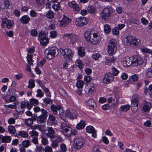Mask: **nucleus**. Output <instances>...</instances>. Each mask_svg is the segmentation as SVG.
<instances>
[{
	"label": "nucleus",
	"mask_w": 152,
	"mask_h": 152,
	"mask_svg": "<svg viewBox=\"0 0 152 152\" xmlns=\"http://www.w3.org/2000/svg\"><path fill=\"white\" fill-rule=\"evenodd\" d=\"M47 131L48 132L46 135L48 137L50 138L51 141V146L55 148L58 147L59 143L62 142L64 141V139L59 135L54 134L55 131L52 127H48Z\"/></svg>",
	"instance_id": "1"
},
{
	"label": "nucleus",
	"mask_w": 152,
	"mask_h": 152,
	"mask_svg": "<svg viewBox=\"0 0 152 152\" xmlns=\"http://www.w3.org/2000/svg\"><path fill=\"white\" fill-rule=\"evenodd\" d=\"M85 39L89 43L94 45L98 44L100 41V38L96 33H92L90 30H87L84 34Z\"/></svg>",
	"instance_id": "2"
},
{
	"label": "nucleus",
	"mask_w": 152,
	"mask_h": 152,
	"mask_svg": "<svg viewBox=\"0 0 152 152\" xmlns=\"http://www.w3.org/2000/svg\"><path fill=\"white\" fill-rule=\"evenodd\" d=\"M59 53L58 49L55 47H52L46 49L44 53L46 58L48 60H51L58 56Z\"/></svg>",
	"instance_id": "3"
},
{
	"label": "nucleus",
	"mask_w": 152,
	"mask_h": 152,
	"mask_svg": "<svg viewBox=\"0 0 152 152\" xmlns=\"http://www.w3.org/2000/svg\"><path fill=\"white\" fill-rule=\"evenodd\" d=\"M140 99V97L137 94H134L133 95L131 100V109L132 112H136L138 110V104Z\"/></svg>",
	"instance_id": "4"
},
{
	"label": "nucleus",
	"mask_w": 152,
	"mask_h": 152,
	"mask_svg": "<svg viewBox=\"0 0 152 152\" xmlns=\"http://www.w3.org/2000/svg\"><path fill=\"white\" fill-rule=\"evenodd\" d=\"M124 41L125 44L129 46L132 45L133 46H138L140 44V42L139 39H137L131 35L127 36Z\"/></svg>",
	"instance_id": "5"
},
{
	"label": "nucleus",
	"mask_w": 152,
	"mask_h": 152,
	"mask_svg": "<svg viewBox=\"0 0 152 152\" xmlns=\"http://www.w3.org/2000/svg\"><path fill=\"white\" fill-rule=\"evenodd\" d=\"M60 51L61 56L66 60L67 62L71 61L74 55V52L69 48H66L64 50L60 49Z\"/></svg>",
	"instance_id": "6"
},
{
	"label": "nucleus",
	"mask_w": 152,
	"mask_h": 152,
	"mask_svg": "<svg viewBox=\"0 0 152 152\" xmlns=\"http://www.w3.org/2000/svg\"><path fill=\"white\" fill-rule=\"evenodd\" d=\"M112 8L111 6H107L104 8L102 12L101 15L104 20L110 19L112 13Z\"/></svg>",
	"instance_id": "7"
},
{
	"label": "nucleus",
	"mask_w": 152,
	"mask_h": 152,
	"mask_svg": "<svg viewBox=\"0 0 152 152\" xmlns=\"http://www.w3.org/2000/svg\"><path fill=\"white\" fill-rule=\"evenodd\" d=\"M116 41L115 39H112L109 42L108 45V52L110 55L115 53L117 51Z\"/></svg>",
	"instance_id": "8"
},
{
	"label": "nucleus",
	"mask_w": 152,
	"mask_h": 152,
	"mask_svg": "<svg viewBox=\"0 0 152 152\" xmlns=\"http://www.w3.org/2000/svg\"><path fill=\"white\" fill-rule=\"evenodd\" d=\"M74 142L75 148L77 149H80L83 146L85 141L83 137H78L75 138Z\"/></svg>",
	"instance_id": "9"
},
{
	"label": "nucleus",
	"mask_w": 152,
	"mask_h": 152,
	"mask_svg": "<svg viewBox=\"0 0 152 152\" xmlns=\"http://www.w3.org/2000/svg\"><path fill=\"white\" fill-rule=\"evenodd\" d=\"M38 39L42 45L46 46L49 42L48 39L46 36L45 34L43 32L39 33Z\"/></svg>",
	"instance_id": "10"
},
{
	"label": "nucleus",
	"mask_w": 152,
	"mask_h": 152,
	"mask_svg": "<svg viewBox=\"0 0 152 152\" xmlns=\"http://www.w3.org/2000/svg\"><path fill=\"white\" fill-rule=\"evenodd\" d=\"M61 127L62 128L63 132L65 135L69 136L72 134V129L69 126L65 123L61 124Z\"/></svg>",
	"instance_id": "11"
},
{
	"label": "nucleus",
	"mask_w": 152,
	"mask_h": 152,
	"mask_svg": "<svg viewBox=\"0 0 152 152\" xmlns=\"http://www.w3.org/2000/svg\"><path fill=\"white\" fill-rule=\"evenodd\" d=\"M64 38L69 40L71 43L73 44L77 41V36L75 34H66L64 35Z\"/></svg>",
	"instance_id": "12"
},
{
	"label": "nucleus",
	"mask_w": 152,
	"mask_h": 152,
	"mask_svg": "<svg viewBox=\"0 0 152 152\" xmlns=\"http://www.w3.org/2000/svg\"><path fill=\"white\" fill-rule=\"evenodd\" d=\"M88 19L84 17L77 18L75 20V24L78 26H82L86 25L88 23Z\"/></svg>",
	"instance_id": "13"
},
{
	"label": "nucleus",
	"mask_w": 152,
	"mask_h": 152,
	"mask_svg": "<svg viewBox=\"0 0 152 152\" xmlns=\"http://www.w3.org/2000/svg\"><path fill=\"white\" fill-rule=\"evenodd\" d=\"M2 23L1 24V27L3 28L6 27L8 28H10L12 27L13 24L12 21L6 18L2 19Z\"/></svg>",
	"instance_id": "14"
},
{
	"label": "nucleus",
	"mask_w": 152,
	"mask_h": 152,
	"mask_svg": "<svg viewBox=\"0 0 152 152\" xmlns=\"http://www.w3.org/2000/svg\"><path fill=\"white\" fill-rule=\"evenodd\" d=\"M132 61L133 66L140 65L142 63L143 60L139 56H132Z\"/></svg>",
	"instance_id": "15"
},
{
	"label": "nucleus",
	"mask_w": 152,
	"mask_h": 152,
	"mask_svg": "<svg viewBox=\"0 0 152 152\" xmlns=\"http://www.w3.org/2000/svg\"><path fill=\"white\" fill-rule=\"evenodd\" d=\"M114 78V76L113 74L110 72H108L105 75L103 79V81L104 83H108L113 81Z\"/></svg>",
	"instance_id": "16"
},
{
	"label": "nucleus",
	"mask_w": 152,
	"mask_h": 152,
	"mask_svg": "<svg viewBox=\"0 0 152 152\" xmlns=\"http://www.w3.org/2000/svg\"><path fill=\"white\" fill-rule=\"evenodd\" d=\"M61 26H67L71 21V20L69 18L64 16L61 20H59Z\"/></svg>",
	"instance_id": "17"
},
{
	"label": "nucleus",
	"mask_w": 152,
	"mask_h": 152,
	"mask_svg": "<svg viewBox=\"0 0 152 152\" xmlns=\"http://www.w3.org/2000/svg\"><path fill=\"white\" fill-rule=\"evenodd\" d=\"M69 6L73 8V10L76 12H78L80 10V7L75 1L69 2L68 3Z\"/></svg>",
	"instance_id": "18"
},
{
	"label": "nucleus",
	"mask_w": 152,
	"mask_h": 152,
	"mask_svg": "<svg viewBox=\"0 0 152 152\" xmlns=\"http://www.w3.org/2000/svg\"><path fill=\"white\" fill-rule=\"evenodd\" d=\"M86 132L88 133H91L92 136L94 138L96 137V131L95 130L94 128L92 126H87L86 129Z\"/></svg>",
	"instance_id": "19"
},
{
	"label": "nucleus",
	"mask_w": 152,
	"mask_h": 152,
	"mask_svg": "<svg viewBox=\"0 0 152 152\" xmlns=\"http://www.w3.org/2000/svg\"><path fill=\"white\" fill-rule=\"evenodd\" d=\"M20 107L22 109L26 107L28 109L30 110L32 108V106L29 104L28 101L25 100L21 102Z\"/></svg>",
	"instance_id": "20"
},
{
	"label": "nucleus",
	"mask_w": 152,
	"mask_h": 152,
	"mask_svg": "<svg viewBox=\"0 0 152 152\" xmlns=\"http://www.w3.org/2000/svg\"><path fill=\"white\" fill-rule=\"evenodd\" d=\"M132 57H126L124 58L123 59V64L124 66H129L130 65H132Z\"/></svg>",
	"instance_id": "21"
},
{
	"label": "nucleus",
	"mask_w": 152,
	"mask_h": 152,
	"mask_svg": "<svg viewBox=\"0 0 152 152\" xmlns=\"http://www.w3.org/2000/svg\"><path fill=\"white\" fill-rule=\"evenodd\" d=\"M30 20V18L28 15H24L21 17L20 19V21L23 24L27 23Z\"/></svg>",
	"instance_id": "22"
},
{
	"label": "nucleus",
	"mask_w": 152,
	"mask_h": 152,
	"mask_svg": "<svg viewBox=\"0 0 152 152\" xmlns=\"http://www.w3.org/2000/svg\"><path fill=\"white\" fill-rule=\"evenodd\" d=\"M61 107L60 105H55L52 104L50 106V108L53 113L54 114H56L58 113L57 111H58L60 110Z\"/></svg>",
	"instance_id": "23"
},
{
	"label": "nucleus",
	"mask_w": 152,
	"mask_h": 152,
	"mask_svg": "<svg viewBox=\"0 0 152 152\" xmlns=\"http://www.w3.org/2000/svg\"><path fill=\"white\" fill-rule=\"evenodd\" d=\"M11 140V138L10 136L1 135L0 137V140L3 142L9 143L10 142Z\"/></svg>",
	"instance_id": "24"
},
{
	"label": "nucleus",
	"mask_w": 152,
	"mask_h": 152,
	"mask_svg": "<svg viewBox=\"0 0 152 152\" xmlns=\"http://www.w3.org/2000/svg\"><path fill=\"white\" fill-rule=\"evenodd\" d=\"M87 104L93 108L96 107V104L94 101L92 99H88L86 102Z\"/></svg>",
	"instance_id": "25"
},
{
	"label": "nucleus",
	"mask_w": 152,
	"mask_h": 152,
	"mask_svg": "<svg viewBox=\"0 0 152 152\" xmlns=\"http://www.w3.org/2000/svg\"><path fill=\"white\" fill-rule=\"evenodd\" d=\"M151 107V104L150 103L147 102L144 105L142 108V110L145 112H149Z\"/></svg>",
	"instance_id": "26"
},
{
	"label": "nucleus",
	"mask_w": 152,
	"mask_h": 152,
	"mask_svg": "<svg viewBox=\"0 0 152 152\" xmlns=\"http://www.w3.org/2000/svg\"><path fill=\"white\" fill-rule=\"evenodd\" d=\"M78 54L79 56L81 57H83L85 55L84 48L82 47H79L77 48Z\"/></svg>",
	"instance_id": "27"
},
{
	"label": "nucleus",
	"mask_w": 152,
	"mask_h": 152,
	"mask_svg": "<svg viewBox=\"0 0 152 152\" xmlns=\"http://www.w3.org/2000/svg\"><path fill=\"white\" fill-rule=\"evenodd\" d=\"M85 126V122L84 121L82 120L76 126V128L78 129H83Z\"/></svg>",
	"instance_id": "28"
},
{
	"label": "nucleus",
	"mask_w": 152,
	"mask_h": 152,
	"mask_svg": "<svg viewBox=\"0 0 152 152\" xmlns=\"http://www.w3.org/2000/svg\"><path fill=\"white\" fill-rule=\"evenodd\" d=\"M74 117L73 115L71 113V112L69 110H66L65 113V115L67 117H68L69 118H70L71 119H74L75 118H76L77 115V113Z\"/></svg>",
	"instance_id": "29"
},
{
	"label": "nucleus",
	"mask_w": 152,
	"mask_h": 152,
	"mask_svg": "<svg viewBox=\"0 0 152 152\" xmlns=\"http://www.w3.org/2000/svg\"><path fill=\"white\" fill-rule=\"evenodd\" d=\"M17 135L18 136H20L24 138L27 137L28 136V133L24 131L19 132Z\"/></svg>",
	"instance_id": "30"
},
{
	"label": "nucleus",
	"mask_w": 152,
	"mask_h": 152,
	"mask_svg": "<svg viewBox=\"0 0 152 152\" xmlns=\"http://www.w3.org/2000/svg\"><path fill=\"white\" fill-rule=\"evenodd\" d=\"M32 55L28 54L27 56V59L28 64L31 66L33 64V60L32 59Z\"/></svg>",
	"instance_id": "31"
},
{
	"label": "nucleus",
	"mask_w": 152,
	"mask_h": 152,
	"mask_svg": "<svg viewBox=\"0 0 152 152\" xmlns=\"http://www.w3.org/2000/svg\"><path fill=\"white\" fill-rule=\"evenodd\" d=\"M29 134L32 138L37 137L39 134L35 130L30 131Z\"/></svg>",
	"instance_id": "32"
},
{
	"label": "nucleus",
	"mask_w": 152,
	"mask_h": 152,
	"mask_svg": "<svg viewBox=\"0 0 152 152\" xmlns=\"http://www.w3.org/2000/svg\"><path fill=\"white\" fill-rule=\"evenodd\" d=\"M146 77L149 78L152 77V69L151 68L148 69L146 73Z\"/></svg>",
	"instance_id": "33"
},
{
	"label": "nucleus",
	"mask_w": 152,
	"mask_h": 152,
	"mask_svg": "<svg viewBox=\"0 0 152 152\" xmlns=\"http://www.w3.org/2000/svg\"><path fill=\"white\" fill-rule=\"evenodd\" d=\"M46 119L44 118L42 116H39L37 118V121L38 124H41L45 122Z\"/></svg>",
	"instance_id": "34"
},
{
	"label": "nucleus",
	"mask_w": 152,
	"mask_h": 152,
	"mask_svg": "<svg viewBox=\"0 0 152 152\" xmlns=\"http://www.w3.org/2000/svg\"><path fill=\"white\" fill-rule=\"evenodd\" d=\"M84 82L83 81L78 80L77 82L76 86L78 88H82Z\"/></svg>",
	"instance_id": "35"
},
{
	"label": "nucleus",
	"mask_w": 152,
	"mask_h": 152,
	"mask_svg": "<svg viewBox=\"0 0 152 152\" xmlns=\"http://www.w3.org/2000/svg\"><path fill=\"white\" fill-rule=\"evenodd\" d=\"M29 85L28 86V87L30 89L32 88L35 86V84L34 80L32 79L29 80L28 82Z\"/></svg>",
	"instance_id": "36"
},
{
	"label": "nucleus",
	"mask_w": 152,
	"mask_h": 152,
	"mask_svg": "<svg viewBox=\"0 0 152 152\" xmlns=\"http://www.w3.org/2000/svg\"><path fill=\"white\" fill-rule=\"evenodd\" d=\"M30 105L32 106L33 105L34 106L37 105L38 103V100L34 98H32L30 100Z\"/></svg>",
	"instance_id": "37"
},
{
	"label": "nucleus",
	"mask_w": 152,
	"mask_h": 152,
	"mask_svg": "<svg viewBox=\"0 0 152 152\" xmlns=\"http://www.w3.org/2000/svg\"><path fill=\"white\" fill-rule=\"evenodd\" d=\"M60 149L61 151L62 152H65L67 150L66 145L63 143H61L60 145Z\"/></svg>",
	"instance_id": "38"
},
{
	"label": "nucleus",
	"mask_w": 152,
	"mask_h": 152,
	"mask_svg": "<svg viewBox=\"0 0 152 152\" xmlns=\"http://www.w3.org/2000/svg\"><path fill=\"white\" fill-rule=\"evenodd\" d=\"M36 152H44V148L41 145H37L35 149Z\"/></svg>",
	"instance_id": "39"
},
{
	"label": "nucleus",
	"mask_w": 152,
	"mask_h": 152,
	"mask_svg": "<svg viewBox=\"0 0 152 152\" xmlns=\"http://www.w3.org/2000/svg\"><path fill=\"white\" fill-rule=\"evenodd\" d=\"M9 132L11 134L14 133L16 132V130L14 127L10 125L8 127Z\"/></svg>",
	"instance_id": "40"
},
{
	"label": "nucleus",
	"mask_w": 152,
	"mask_h": 152,
	"mask_svg": "<svg viewBox=\"0 0 152 152\" xmlns=\"http://www.w3.org/2000/svg\"><path fill=\"white\" fill-rule=\"evenodd\" d=\"M130 107V105H126L121 107L120 108L123 111H126L129 110Z\"/></svg>",
	"instance_id": "41"
},
{
	"label": "nucleus",
	"mask_w": 152,
	"mask_h": 152,
	"mask_svg": "<svg viewBox=\"0 0 152 152\" xmlns=\"http://www.w3.org/2000/svg\"><path fill=\"white\" fill-rule=\"evenodd\" d=\"M75 64L76 66L78 67L80 69H82L83 68V65L81 61L80 60L76 61Z\"/></svg>",
	"instance_id": "42"
},
{
	"label": "nucleus",
	"mask_w": 152,
	"mask_h": 152,
	"mask_svg": "<svg viewBox=\"0 0 152 152\" xmlns=\"http://www.w3.org/2000/svg\"><path fill=\"white\" fill-rule=\"evenodd\" d=\"M41 142L42 144L44 145H47L48 143V141L47 138L43 136H42L41 137Z\"/></svg>",
	"instance_id": "43"
},
{
	"label": "nucleus",
	"mask_w": 152,
	"mask_h": 152,
	"mask_svg": "<svg viewBox=\"0 0 152 152\" xmlns=\"http://www.w3.org/2000/svg\"><path fill=\"white\" fill-rule=\"evenodd\" d=\"M41 111L42 113V114L40 115L44 117V118H46V119H47V118L48 116V112L46 110L43 109H42L41 110Z\"/></svg>",
	"instance_id": "44"
},
{
	"label": "nucleus",
	"mask_w": 152,
	"mask_h": 152,
	"mask_svg": "<svg viewBox=\"0 0 152 152\" xmlns=\"http://www.w3.org/2000/svg\"><path fill=\"white\" fill-rule=\"evenodd\" d=\"M110 26L106 24L104 26V30L106 33H108L110 31Z\"/></svg>",
	"instance_id": "45"
},
{
	"label": "nucleus",
	"mask_w": 152,
	"mask_h": 152,
	"mask_svg": "<svg viewBox=\"0 0 152 152\" xmlns=\"http://www.w3.org/2000/svg\"><path fill=\"white\" fill-rule=\"evenodd\" d=\"M3 3L4 7L6 8L8 7L12 4L11 2L9 0H4Z\"/></svg>",
	"instance_id": "46"
},
{
	"label": "nucleus",
	"mask_w": 152,
	"mask_h": 152,
	"mask_svg": "<svg viewBox=\"0 0 152 152\" xmlns=\"http://www.w3.org/2000/svg\"><path fill=\"white\" fill-rule=\"evenodd\" d=\"M23 146L26 148L28 147L30 145V142L28 140H26L22 142Z\"/></svg>",
	"instance_id": "47"
},
{
	"label": "nucleus",
	"mask_w": 152,
	"mask_h": 152,
	"mask_svg": "<svg viewBox=\"0 0 152 152\" xmlns=\"http://www.w3.org/2000/svg\"><path fill=\"white\" fill-rule=\"evenodd\" d=\"M100 148L99 146V145H94L92 149L93 152H101L99 150V148Z\"/></svg>",
	"instance_id": "48"
},
{
	"label": "nucleus",
	"mask_w": 152,
	"mask_h": 152,
	"mask_svg": "<svg viewBox=\"0 0 152 152\" xmlns=\"http://www.w3.org/2000/svg\"><path fill=\"white\" fill-rule=\"evenodd\" d=\"M25 124L27 126H30L33 123V120L31 118H29L26 120Z\"/></svg>",
	"instance_id": "49"
},
{
	"label": "nucleus",
	"mask_w": 152,
	"mask_h": 152,
	"mask_svg": "<svg viewBox=\"0 0 152 152\" xmlns=\"http://www.w3.org/2000/svg\"><path fill=\"white\" fill-rule=\"evenodd\" d=\"M54 13L51 10L49 11L48 13L46 14V16L47 18L51 19L53 17Z\"/></svg>",
	"instance_id": "50"
},
{
	"label": "nucleus",
	"mask_w": 152,
	"mask_h": 152,
	"mask_svg": "<svg viewBox=\"0 0 152 152\" xmlns=\"http://www.w3.org/2000/svg\"><path fill=\"white\" fill-rule=\"evenodd\" d=\"M44 103L45 104H50V103L52 104L53 102L50 99L48 98H45L43 99Z\"/></svg>",
	"instance_id": "51"
},
{
	"label": "nucleus",
	"mask_w": 152,
	"mask_h": 152,
	"mask_svg": "<svg viewBox=\"0 0 152 152\" xmlns=\"http://www.w3.org/2000/svg\"><path fill=\"white\" fill-rule=\"evenodd\" d=\"M52 146L50 147L49 146H46L44 149V151L45 152H52Z\"/></svg>",
	"instance_id": "52"
},
{
	"label": "nucleus",
	"mask_w": 152,
	"mask_h": 152,
	"mask_svg": "<svg viewBox=\"0 0 152 152\" xmlns=\"http://www.w3.org/2000/svg\"><path fill=\"white\" fill-rule=\"evenodd\" d=\"M112 71L113 73V76H117L118 75L119 72V71L115 67H113L112 68Z\"/></svg>",
	"instance_id": "53"
},
{
	"label": "nucleus",
	"mask_w": 152,
	"mask_h": 152,
	"mask_svg": "<svg viewBox=\"0 0 152 152\" xmlns=\"http://www.w3.org/2000/svg\"><path fill=\"white\" fill-rule=\"evenodd\" d=\"M37 92V94L36 95V96L38 97L41 98L43 96V94L42 92V90L40 89H38Z\"/></svg>",
	"instance_id": "54"
},
{
	"label": "nucleus",
	"mask_w": 152,
	"mask_h": 152,
	"mask_svg": "<svg viewBox=\"0 0 152 152\" xmlns=\"http://www.w3.org/2000/svg\"><path fill=\"white\" fill-rule=\"evenodd\" d=\"M92 56L93 59L96 60L100 57V55L98 53H94L92 55Z\"/></svg>",
	"instance_id": "55"
},
{
	"label": "nucleus",
	"mask_w": 152,
	"mask_h": 152,
	"mask_svg": "<svg viewBox=\"0 0 152 152\" xmlns=\"http://www.w3.org/2000/svg\"><path fill=\"white\" fill-rule=\"evenodd\" d=\"M57 34L56 32L55 31H52L50 32V37L52 38H54L56 37Z\"/></svg>",
	"instance_id": "56"
},
{
	"label": "nucleus",
	"mask_w": 152,
	"mask_h": 152,
	"mask_svg": "<svg viewBox=\"0 0 152 152\" xmlns=\"http://www.w3.org/2000/svg\"><path fill=\"white\" fill-rule=\"evenodd\" d=\"M89 12L90 13H94L95 12V10L94 7L92 6H89L87 8Z\"/></svg>",
	"instance_id": "57"
},
{
	"label": "nucleus",
	"mask_w": 152,
	"mask_h": 152,
	"mask_svg": "<svg viewBox=\"0 0 152 152\" xmlns=\"http://www.w3.org/2000/svg\"><path fill=\"white\" fill-rule=\"evenodd\" d=\"M13 104L5 105L4 107L6 108H9L12 109H15L16 107V104L14 103Z\"/></svg>",
	"instance_id": "58"
},
{
	"label": "nucleus",
	"mask_w": 152,
	"mask_h": 152,
	"mask_svg": "<svg viewBox=\"0 0 152 152\" xmlns=\"http://www.w3.org/2000/svg\"><path fill=\"white\" fill-rule=\"evenodd\" d=\"M117 27H115L112 31L113 34L115 35H118L119 34V31Z\"/></svg>",
	"instance_id": "59"
},
{
	"label": "nucleus",
	"mask_w": 152,
	"mask_h": 152,
	"mask_svg": "<svg viewBox=\"0 0 152 152\" xmlns=\"http://www.w3.org/2000/svg\"><path fill=\"white\" fill-rule=\"evenodd\" d=\"M58 112L61 118L63 120L64 119V112L62 109L61 107L60 109V110H58Z\"/></svg>",
	"instance_id": "60"
},
{
	"label": "nucleus",
	"mask_w": 152,
	"mask_h": 152,
	"mask_svg": "<svg viewBox=\"0 0 152 152\" xmlns=\"http://www.w3.org/2000/svg\"><path fill=\"white\" fill-rule=\"evenodd\" d=\"M49 119L53 123H55L56 121L55 117L52 114H50L49 116Z\"/></svg>",
	"instance_id": "61"
},
{
	"label": "nucleus",
	"mask_w": 152,
	"mask_h": 152,
	"mask_svg": "<svg viewBox=\"0 0 152 152\" xmlns=\"http://www.w3.org/2000/svg\"><path fill=\"white\" fill-rule=\"evenodd\" d=\"M91 76H85L84 78V81H86L87 83L91 81Z\"/></svg>",
	"instance_id": "62"
},
{
	"label": "nucleus",
	"mask_w": 152,
	"mask_h": 152,
	"mask_svg": "<svg viewBox=\"0 0 152 152\" xmlns=\"http://www.w3.org/2000/svg\"><path fill=\"white\" fill-rule=\"evenodd\" d=\"M53 8L55 10H58L60 9L59 4L58 3L57 4H54L53 6Z\"/></svg>",
	"instance_id": "63"
},
{
	"label": "nucleus",
	"mask_w": 152,
	"mask_h": 152,
	"mask_svg": "<svg viewBox=\"0 0 152 152\" xmlns=\"http://www.w3.org/2000/svg\"><path fill=\"white\" fill-rule=\"evenodd\" d=\"M8 123L10 124H14L15 122V119L13 118H10L8 120Z\"/></svg>",
	"instance_id": "64"
}]
</instances>
